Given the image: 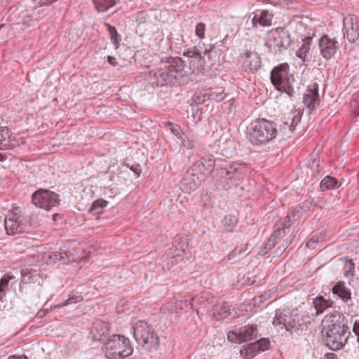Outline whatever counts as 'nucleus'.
I'll return each instance as SVG.
<instances>
[{
  "instance_id": "2f4dec72",
  "label": "nucleus",
  "mask_w": 359,
  "mask_h": 359,
  "mask_svg": "<svg viewBox=\"0 0 359 359\" xmlns=\"http://www.w3.org/2000/svg\"><path fill=\"white\" fill-rule=\"evenodd\" d=\"M180 140L182 142V147L187 149H194L198 146V142L194 138L193 136L182 133V136Z\"/></svg>"
},
{
  "instance_id": "aec40b11",
  "label": "nucleus",
  "mask_w": 359,
  "mask_h": 359,
  "mask_svg": "<svg viewBox=\"0 0 359 359\" xmlns=\"http://www.w3.org/2000/svg\"><path fill=\"white\" fill-rule=\"evenodd\" d=\"M273 15L267 10H263L260 13L255 14L252 19L253 27H257L259 24L263 27H269L272 24Z\"/></svg>"
},
{
  "instance_id": "a878e982",
  "label": "nucleus",
  "mask_w": 359,
  "mask_h": 359,
  "mask_svg": "<svg viewBox=\"0 0 359 359\" xmlns=\"http://www.w3.org/2000/svg\"><path fill=\"white\" fill-rule=\"evenodd\" d=\"M311 44L312 38L310 36L305 37L302 40V45L296 53L297 56L303 61H305L306 56L309 53Z\"/></svg>"
},
{
  "instance_id": "423d86ee",
  "label": "nucleus",
  "mask_w": 359,
  "mask_h": 359,
  "mask_svg": "<svg viewBox=\"0 0 359 359\" xmlns=\"http://www.w3.org/2000/svg\"><path fill=\"white\" fill-rule=\"evenodd\" d=\"M273 324L275 327H278L280 329H285L288 332H292L293 330H302L305 321L303 316L297 310H277Z\"/></svg>"
},
{
  "instance_id": "ddd939ff",
  "label": "nucleus",
  "mask_w": 359,
  "mask_h": 359,
  "mask_svg": "<svg viewBox=\"0 0 359 359\" xmlns=\"http://www.w3.org/2000/svg\"><path fill=\"white\" fill-rule=\"evenodd\" d=\"M344 27L346 30L347 39L351 43H354L359 38V21L358 17L355 15H349L344 19Z\"/></svg>"
},
{
  "instance_id": "09e8293b",
  "label": "nucleus",
  "mask_w": 359,
  "mask_h": 359,
  "mask_svg": "<svg viewBox=\"0 0 359 359\" xmlns=\"http://www.w3.org/2000/svg\"><path fill=\"white\" fill-rule=\"evenodd\" d=\"M353 332L357 337V341L359 343V320H355L353 327Z\"/></svg>"
},
{
  "instance_id": "6e6552de",
  "label": "nucleus",
  "mask_w": 359,
  "mask_h": 359,
  "mask_svg": "<svg viewBox=\"0 0 359 359\" xmlns=\"http://www.w3.org/2000/svg\"><path fill=\"white\" fill-rule=\"evenodd\" d=\"M265 46L271 53H281L287 50L291 43L290 34L287 29L282 27L273 29L268 32Z\"/></svg>"
},
{
  "instance_id": "6e6d98bb",
  "label": "nucleus",
  "mask_w": 359,
  "mask_h": 359,
  "mask_svg": "<svg viewBox=\"0 0 359 359\" xmlns=\"http://www.w3.org/2000/svg\"><path fill=\"white\" fill-rule=\"evenodd\" d=\"M205 97L206 94L203 95V99L201 98V96H198L196 100H195V102L198 103L204 102L206 100Z\"/></svg>"
},
{
  "instance_id": "ea45409f",
  "label": "nucleus",
  "mask_w": 359,
  "mask_h": 359,
  "mask_svg": "<svg viewBox=\"0 0 359 359\" xmlns=\"http://www.w3.org/2000/svg\"><path fill=\"white\" fill-rule=\"evenodd\" d=\"M101 325V323H95L91 327V333L93 334L94 340H100L102 335L105 334L106 331H102L101 333L98 332V327Z\"/></svg>"
},
{
  "instance_id": "393cba45",
  "label": "nucleus",
  "mask_w": 359,
  "mask_h": 359,
  "mask_svg": "<svg viewBox=\"0 0 359 359\" xmlns=\"http://www.w3.org/2000/svg\"><path fill=\"white\" fill-rule=\"evenodd\" d=\"M332 292L337 295L344 302H346L351 298V292L346 287L344 283L339 282L332 287Z\"/></svg>"
},
{
  "instance_id": "9b49d317",
  "label": "nucleus",
  "mask_w": 359,
  "mask_h": 359,
  "mask_svg": "<svg viewBox=\"0 0 359 359\" xmlns=\"http://www.w3.org/2000/svg\"><path fill=\"white\" fill-rule=\"evenodd\" d=\"M32 201L36 206L49 210L59 204L60 199L55 193L48 189H41L32 195Z\"/></svg>"
},
{
  "instance_id": "1a4fd4ad",
  "label": "nucleus",
  "mask_w": 359,
  "mask_h": 359,
  "mask_svg": "<svg viewBox=\"0 0 359 359\" xmlns=\"http://www.w3.org/2000/svg\"><path fill=\"white\" fill-rule=\"evenodd\" d=\"M322 334L329 335L333 333H348V327L344 322V317L338 312L327 314L322 321Z\"/></svg>"
},
{
  "instance_id": "c756f323",
  "label": "nucleus",
  "mask_w": 359,
  "mask_h": 359,
  "mask_svg": "<svg viewBox=\"0 0 359 359\" xmlns=\"http://www.w3.org/2000/svg\"><path fill=\"white\" fill-rule=\"evenodd\" d=\"M339 185L338 181L334 177L329 175L324 177L320 184V189L323 191L326 189L337 188Z\"/></svg>"
},
{
  "instance_id": "2eb2a0df",
  "label": "nucleus",
  "mask_w": 359,
  "mask_h": 359,
  "mask_svg": "<svg viewBox=\"0 0 359 359\" xmlns=\"http://www.w3.org/2000/svg\"><path fill=\"white\" fill-rule=\"evenodd\" d=\"M270 341L268 339H261L253 343H250L247 346H243L241 349V355L245 357V359H250L255 356L260 351H264L269 348Z\"/></svg>"
},
{
  "instance_id": "b1692460",
  "label": "nucleus",
  "mask_w": 359,
  "mask_h": 359,
  "mask_svg": "<svg viewBox=\"0 0 359 359\" xmlns=\"http://www.w3.org/2000/svg\"><path fill=\"white\" fill-rule=\"evenodd\" d=\"M213 316L217 320L224 319L231 314V308L228 304L223 303L215 306Z\"/></svg>"
},
{
  "instance_id": "f8f14e48",
  "label": "nucleus",
  "mask_w": 359,
  "mask_h": 359,
  "mask_svg": "<svg viewBox=\"0 0 359 359\" xmlns=\"http://www.w3.org/2000/svg\"><path fill=\"white\" fill-rule=\"evenodd\" d=\"M257 338V326L248 325L229 332L227 334L229 341L242 344Z\"/></svg>"
},
{
  "instance_id": "680f3d73",
  "label": "nucleus",
  "mask_w": 359,
  "mask_h": 359,
  "mask_svg": "<svg viewBox=\"0 0 359 359\" xmlns=\"http://www.w3.org/2000/svg\"><path fill=\"white\" fill-rule=\"evenodd\" d=\"M5 294H6V293H5V290H4V292H1V297L2 295H5Z\"/></svg>"
},
{
  "instance_id": "473e14b6",
  "label": "nucleus",
  "mask_w": 359,
  "mask_h": 359,
  "mask_svg": "<svg viewBox=\"0 0 359 359\" xmlns=\"http://www.w3.org/2000/svg\"><path fill=\"white\" fill-rule=\"evenodd\" d=\"M226 95L223 90L221 88L212 89L208 93V99H211L216 102H220L223 100Z\"/></svg>"
},
{
  "instance_id": "4c0bfd02",
  "label": "nucleus",
  "mask_w": 359,
  "mask_h": 359,
  "mask_svg": "<svg viewBox=\"0 0 359 359\" xmlns=\"http://www.w3.org/2000/svg\"><path fill=\"white\" fill-rule=\"evenodd\" d=\"M170 131L178 138L180 139L182 136V129L180 126L174 124L171 122H167Z\"/></svg>"
},
{
  "instance_id": "37998d69",
  "label": "nucleus",
  "mask_w": 359,
  "mask_h": 359,
  "mask_svg": "<svg viewBox=\"0 0 359 359\" xmlns=\"http://www.w3.org/2000/svg\"><path fill=\"white\" fill-rule=\"evenodd\" d=\"M110 39L112 43L115 46L116 48H118L119 43L121 40V36L118 34L117 32L113 33L110 35Z\"/></svg>"
},
{
  "instance_id": "7c9ffc66",
  "label": "nucleus",
  "mask_w": 359,
  "mask_h": 359,
  "mask_svg": "<svg viewBox=\"0 0 359 359\" xmlns=\"http://www.w3.org/2000/svg\"><path fill=\"white\" fill-rule=\"evenodd\" d=\"M205 62L201 54L193 57L189 61L190 69L194 73L201 72L203 69Z\"/></svg>"
},
{
  "instance_id": "6ab92c4d",
  "label": "nucleus",
  "mask_w": 359,
  "mask_h": 359,
  "mask_svg": "<svg viewBox=\"0 0 359 359\" xmlns=\"http://www.w3.org/2000/svg\"><path fill=\"white\" fill-rule=\"evenodd\" d=\"M334 334L324 335L325 337V344L333 351L341 349L348 341L349 335L348 333H333Z\"/></svg>"
},
{
  "instance_id": "72a5a7b5",
  "label": "nucleus",
  "mask_w": 359,
  "mask_h": 359,
  "mask_svg": "<svg viewBox=\"0 0 359 359\" xmlns=\"http://www.w3.org/2000/svg\"><path fill=\"white\" fill-rule=\"evenodd\" d=\"M299 210L297 209L295 211L290 212L285 217V222L282 224L281 228L286 229H289L290 227L293 224L294 221L295 220V216L297 214L299 213Z\"/></svg>"
},
{
  "instance_id": "39448f33",
  "label": "nucleus",
  "mask_w": 359,
  "mask_h": 359,
  "mask_svg": "<svg viewBox=\"0 0 359 359\" xmlns=\"http://www.w3.org/2000/svg\"><path fill=\"white\" fill-rule=\"evenodd\" d=\"M270 78L277 90L286 93L290 97L293 95L294 91L292 83L294 78L290 74L288 64L283 63L273 67L271 72Z\"/></svg>"
},
{
  "instance_id": "a19ab883",
  "label": "nucleus",
  "mask_w": 359,
  "mask_h": 359,
  "mask_svg": "<svg viewBox=\"0 0 359 359\" xmlns=\"http://www.w3.org/2000/svg\"><path fill=\"white\" fill-rule=\"evenodd\" d=\"M291 243H292V239H290V238L285 239L283 241V244L275 250L276 255L277 256L281 255L283 253V252H285V250L287 249V248L290 245Z\"/></svg>"
},
{
  "instance_id": "a18cd8bd",
  "label": "nucleus",
  "mask_w": 359,
  "mask_h": 359,
  "mask_svg": "<svg viewBox=\"0 0 359 359\" xmlns=\"http://www.w3.org/2000/svg\"><path fill=\"white\" fill-rule=\"evenodd\" d=\"M201 53L196 48L193 49H188L185 53L184 55H186L188 57H190V60L193 57L198 55Z\"/></svg>"
},
{
  "instance_id": "4d7b16f0",
  "label": "nucleus",
  "mask_w": 359,
  "mask_h": 359,
  "mask_svg": "<svg viewBox=\"0 0 359 359\" xmlns=\"http://www.w3.org/2000/svg\"><path fill=\"white\" fill-rule=\"evenodd\" d=\"M47 312L48 311L46 310L40 311L38 312L37 316L39 318H43V317H44L46 315Z\"/></svg>"
},
{
  "instance_id": "4be33fe9",
  "label": "nucleus",
  "mask_w": 359,
  "mask_h": 359,
  "mask_svg": "<svg viewBox=\"0 0 359 359\" xmlns=\"http://www.w3.org/2000/svg\"><path fill=\"white\" fill-rule=\"evenodd\" d=\"M302 114V111L301 110H293L288 117V121H286L284 123V129H287L289 131L292 132L295 129L296 126L300 122Z\"/></svg>"
},
{
  "instance_id": "f257e3e1",
  "label": "nucleus",
  "mask_w": 359,
  "mask_h": 359,
  "mask_svg": "<svg viewBox=\"0 0 359 359\" xmlns=\"http://www.w3.org/2000/svg\"><path fill=\"white\" fill-rule=\"evenodd\" d=\"M161 59L159 67L149 71L147 81L152 86H164L172 83L182 76L185 67L184 62L180 57H165Z\"/></svg>"
},
{
  "instance_id": "e433bc0d",
  "label": "nucleus",
  "mask_w": 359,
  "mask_h": 359,
  "mask_svg": "<svg viewBox=\"0 0 359 359\" xmlns=\"http://www.w3.org/2000/svg\"><path fill=\"white\" fill-rule=\"evenodd\" d=\"M355 264L351 259H346L344 261V273L346 276H353L354 271Z\"/></svg>"
},
{
  "instance_id": "c85d7f7f",
  "label": "nucleus",
  "mask_w": 359,
  "mask_h": 359,
  "mask_svg": "<svg viewBox=\"0 0 359 359\" xmlns=\"http://www.w3.org/2000/svg\"><path fill=\"white\" fill-rule=\"evenodd\" d=\"M237 222V217L231 214L225 215L222 220L224 230L228 232L231 231L233 229Z\"/></svg>"
},
{
  "instance_id": "8fccbe9b",
  "label": "nucleus",
  "mask_w": 359,
  "mask_h": 359,
  "mask_svg": "<svg viewBox=\"0 0 359 359\" xmlns=\"http://www.w3.org/2000/svg\"><path fill=\"white\" fill-rule=\"evenodd\" d=\"M102 210H103V209H102L100 208H97V207H96V208L95 207L94 208V205H91V207L90 208V209L88 210V212L89 213H93L94 215H100L102 212Z\"/></svg>"
},
{
  "instance_id": "4468645a",
  "label": "nucleus",
  "mask_w": 359,
  "mask_h": 359,
  "mask_svg": "<svg viewBox=\"0 0 359 359\" xmlns=\"http://www.w3.org/2000/svg\"><path fill=\"white\" fill-rule=\"evenodd\" d=\"M303 102L308 108L309 114L315 109L316 105L320 102L318 84L316 82H312L307 86L304 95Z\"/></svg>"
},
{
  "instance_id": "052dcab7",
  "label": "nucleus",
  "mask_w": 359,
  "mask_h": 359,
  "mask_svg": "<svg viewBox=\"0 0 359 359\" xmlns=\"http://www.w3.org/2000/svg\"><path fill=\"white\" fill-rule=\"evenodd\" d=\"M209 53H210V50H208L207 49H205L203 53H204V55H209Z\"/></svg>"
},
{
  "instance_id": "0eeeda50",
  "label": "nucleus",
  "mask_w": 359,
  "mask_h": 359,
  "mask_svg": "<svg viewBox=\"0 0 359 359\" xmlns=\"http://www.w3.org/2000/svg\"><path fill=\"white\" fill-rule=\"evenodd\" d=\"M133 335L137 343L151 351L156 350L159 339L154 328L144 321H139L133 326Z\"/></svg>"
},
{
  "instance_id": "f03ea898",
  "label": "nucleus",
  "mask_w": 359,
  "mask_h": 359,
  "mask_svg": "<svg viewBox=\"0 0 359 359\" xmlns=\"http://www.w3.org/2000/svg\"><path fill=\"white\" fill-rule=\"evenodd\" d=\"M247 170L245 164L237 162L223 163L218 161L213 178L218 186L228 190L240 184Z\"/></svg>"
},
{
  "instance_id": "de8ad7c7",
  "label": "nucleus",
  "mask_w": 359,
  "mask_h": 359,
  "mask_svg": "<svg viewBox=\"0 0 359 359\" xmlns=\"http://www.w3.org/2000/svg\"><path fill=\"white\" fill-rule=\"evenodd\" d=\"M130 169L133 171L137 177H139L142 172V168L140 165H132Z\"/></svg>"
},
{
  "instance_id": "9d476101",
  "label": "nucleus",
  "mask_w": 359,
  "mask_h": 359,
  "mask_svg": "<svg viewBox=\"0 0 359 359\" xmlns=\"http://www.w3.org/2000/svg\"><path fill=\"white\" fill-rule=\"evenodd\" d=\"M4 226L7 234L12 236L23 233L29 227L27 219L15 212H8L4 219Z\"/></svg>"
},
{
  "instance_id": "c9c22d12",
  "label": "nucleus",
  "mask_w": 359,
  "mask_h": 359,
  "mask_svg": "<svg viewBox=\"0 0 359 359\" xmlns=\"http://www.w3.org/2000/svg\"><path fill=\"white\" fill-rule=\"evenodd\" d=\"M50 258L54 261H66L70 262L69 255L65 251L54 252L50 255Z\"/></svg>"
},
{
  "instance_id": "3c124183",
  "label": "nucleus",
  "mask_w": 359,
  "mask_h": 359,
  "mask_svg": "<svg viewBox=\"0 0 359 359\" xmlns=\"http://www.w3.org/2000/svg\"><path fill=\"white\" fill-rule=\"evenodd\" d=\"M269 295L267 294H262L259 296L257 298H255V304L262 303L265 301Z\"/></svg>"
},
{
  "instance_id": "c03bdc74",
  "label": "nucleus",
  "mask_w": 359,
  "mask_h": 359,
  "mask_svg": "<svg viewBox=\"0 0 359 359\" xmlns=\"http://www.w3.org/2000/svg\"><path fill=\"white\" fill-rule=\"evenodd\" d=\"M318 245V238H315V236H313L306 243V246L311 249H315Z\"/></svg>"
},
{
  "instance_id": "7ed1b4c3",
  "label": "nucleus",
  "mask_w": 359,
  "mask_h": 359,
  "mask_svg": "<svg viewBox=\"0 0 359 359\" xmlns=\"http://www.w3.org/2000/svg\"><path fill=\"white\" fill-rule=\"evenodd\" d=\"M278 130L275 122L265 118L252 121L247 128V137L254 145L265 144L277 137Z\"/></svg>"
},
{
  "instance_id": "dca6fc26",
  "label": "nucleus",
  "mask_w": 359,
  "mask_h": 359,
  "mask_svg": "<svg viewBox=\"0 0 359 359\" xmlns=\"http://www.w3.org/2000/svg\"><path fill=\"white\" fill-rule=\"evenodd\" d=\"M205 180V178L193 168L186 172L181 184L184 189L191 191L196 190Z\"/></svg>"
},
{
  "instance_id": "e2e57ef3",
  "label": "nucleus",
  "mask_w": 359,
  "mask_h": 359,
  "mask_svg": "<svg viewBox=\"0 0 359 359\" xmlns=\"http://www.w3.org/2000/svg\"><path fill=\"white\" fill-rule=\"evenodd\" d=\"M0 156L1 157V158H0V161H4V157H2V156H1V155H0Z\"/></svg>"
},
{
  "instance_id": "603ef678",
  "label": "nucleus",
  "mask_w": 359,
  "mask_h": 359,
  "mask_svg": "<svg viewBox=\"0 0 359 359\" xmlns=\"http://www.w3.org/2000/svg\"><path fill=\"white\" fill-rule=\"evenodd\" d=\"M107 62L112 66H116L117 65V62H116V58L114 56H110L109 55L107 57Z\"/></svg>"
},
{
  "instance_id": "49530a36",
  "label": "nucleus",
  "mask_w": 359,
  "mask_h": 359,
  "mask_svg": "<svg viewBox=\"0 0 359 359\" xmlns=\"http://www.w3.org/2000/svg\"><path fill=\"white\" fill-rule=\"evenodd\" d=\"M107 202L103 199H98L92 203V205H94V208L97 207L102 209H104L107 206Z\"/></svg>"
},
{
  "instance_id": "412c9836",
  "label": "nucleus",
  "mask_w": 359,
  "mask_h": 359,
  "mask_svg": "<svg viewBox=\"0 0 359 359\" xmlns=\"http://www.w3.org/2000/svg\"><path fill=\"white\" fill-rule=\"evenodd\" d=\"M245 63L248 65L251 72H257L261 67V58L257 53L247 51L245 53Z\"/></svg>"
},
{
  "instance_id": "5fc2aeb1",
  "label": "nucleus",
  "mask_w": 359,
  "mask_h": 359,
  "mask_svg": "<svg viewBox=\"0 0 359 359\" xmlns=\"http://www.w3.org/2000/svg\"><path fill=\"white\" fill-rule=\"evenodd\" d=\"M7 359H28L27 357L25 355H11L9 356Z\"/></svg>"
},
{
  "instance_id": "f3484780",
  "label": "nucleus",
  "mask_w": 359,
  "mask_h": 359,
  "mask_svg": "<svg viewBox=\"0 0 359 359\" xmlns=\"http://www.w3.org/2000/svg\"><path fill=\"white\" fill-rule=\"evenodd\" d=\"M318 46L320 53L325 60H329L334 56L339 48L338 41L335 39L330 38L326 34L319 39Z\"/></svg>"
},
{
  "instance_id": "a211bd4d",
  "label": "nucleus",
  "mask_w": 359,
  "mask_h": 359,
  "mask_svg": "<svg viewBox=\"0 0 359 359\" xmlns=\"http://www.w3.org/2000/svg\"><path fill=\"white\" fill-rule=\"evenodd\" d=\"M216 165V161L213 156H205L201 157L200 160L195 163L194 168L206 179L212 173Z\"/></svg>"
},
{
  "instance_id": "bb28decb",
  "label": "nucleus",
  "mask_w": 359,
  "mask_h": 359,
  "mask_svg": "<svg viewBox=\"0 0 359 359\" xmlns=\"http://www.w3.org/2000/svg\"><path fill=\"white\" fill-rule=\"evenodd\" d=\"M93 1L99 13H104L114 7L118 0H93Z\"/></svg>"
},
{
  "instance_id": "cd10ccee",
  "label": "nucleus",
  "mask_w": 359,
  "mask_h": 359,
  "mask_svg": "<svg viewBox=\"0 0 359 359\" xmlns=\"http://www.w3.org/2000/svg\"><path fill=\"white\" fill-rule=\"evenodd\" d=\"M10 130L8 128L0 127V150L11 148Z\"/></svg>"
},
{
  "instance_id": "5701e85b",
  "label": "nucleus",
  "mask_w": 359,
  "mask_h": 359,
  "mask_svg": "<svg viewBox=\"0 0 359 359\" xmlns=\"http://www.w3.org/2000/svg\"><path fill=\"white\" fill-rule=\"evenodd\" d=\"M313 304L316 310V315H319L328 308L332 307L333 302L330 299H325L322 296H319L313 299Z\"/></svg>"
},
{
  "instance_id": "f704fd0d",
  "label": "nucleus",
  "mask_w": 359,
  "mask_h": 359,
  "mask_svg": "<svg viewBox=\"0 0 359 359\" xmlns=\"http://www.w3.org/2000/svg\"><path fill=\"white\" fill-rule=\"evenodd\" d=\"M286 235V231L285 229L281 227L277 228L276 230L273 231V233L269 237V239L274 241L275 244L278 243V242L282 239Z\"/></svg>"
},
{
  "instance_id": "20e7f679",
  "label": "nucleus",
  "mask_w": 359,
  "mask_h": 359,
  "mask_svg": "<svg viewBox=\"0 0 359 359\" xmlns=\"http://www.w3.org/2000/svg\"><path fill=\"white\" fill-rule=\"evenodd\" d=\"M102 348L109 359H121L133 353L130 341L123 335H113L104 343Z\"/></svg>"
},
{
  "instance_id": "13d9d810",
  "label": "nucleus",
  "mask_w": 359,
  "mask_h": 359,
  "mask_svg": "<svg viewBox=\"0 0 359 359\" xmlns=\"http://www.w3.org/2000/svg\"><path fill=\"white\" fill-rule=\"evenodd\" d=\"M80 298V297H77L76 299H79ZM78 300L77 299H75V301H73V299L72 298H69L68 300H67V304H72V303H74V302H77Z\"/></svg>"
},
{
  "instance_id": "79ce46f5",
  "label": "nucleus",
  "mask_w": 359,
  "mask_h": 359,
  "mask_svg": "<svg viewBox=\"0 0 359 359\" xmlns=\"http://www.w3.org/2000/svg\"><path fill=\"white\" fill-rule=\"evenodd\" d=\"M205 25L203 22H199L196 25L195 33L200 39L205 37Z\"/></svg>"
},
{
  "instance_id": "58836bf2",
  "label": "nucleus",
  "mask_w": 359,
  "mask_h": 359,
  "mask_svg": "<svg viewBox=\"0 0 359 359\" xmlns=\"http://www.w3.org/2000/svg\"><path fill=\"white\" fill-rule=\"evenodd\" d=\"M276 245L274 241L270 240L267 241L265 245L259 250V255L264 256L268 253V252Z\"/></svg>"
},
{
  "instance_id": "bf43d9fd",
  "label": "nucleus",
  "mask_w": 359,
  "mask_h": 359,
  "mask_svg": "<svg viewBox=\"0 0 359 359\" xmlns=\"http://www.w3.org/2000/svg\"><path fill=\"white\" fill-rule=\"evenodd\" d=\"M60 217V215H59V214H53V219L54 221H56V220H57V217Z\"/></svg>"
},
{
  "instance_id": "864d4df0",
  "label": "nucleus",
  "mask_w": 359,
  "mask_h": 359,
  "mask_svg": "<svg viewBox=\"0 0 359 359\" xmlns=\"http://www.w3.org/2000/svg\"><path fill=\"white\" fill-rule=\"evenodd\" d=\"M105 25L107 26V31L109 34V35L112 34L113 33L117 32L116 28L111 25H110L108 23H106Z\"/></svg>"
}]
</instances>
